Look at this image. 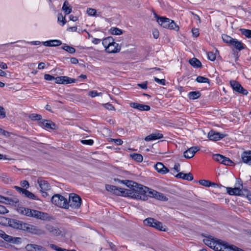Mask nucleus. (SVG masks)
I'll return each instance as SVG.
<instances>
[{
  "instance_id": "79ce46f5",
  "label": "nucleus",
  "mask_w": 251,
  "mask_h": 251,
  "mask_svg": "<svg viewBox=\"0 0 251 251\" xmlns=\"http://www.w3.org/2000/svg\"><path fill=\"white\" fill-rule=\"evenodd\" d=\"M0 178L5 183H8L12 181V180L8 177L7 174L5 173L0 174Z\"/></svg>"
},
{
  "instance_id": "393cba45",
  "label": "nucleus",
  "mask_w": 251,
  "mask_h": 251,
  "mask_svg": "<svg viewBox=\"0 0 251 251\" xmlns=\"http://www.w3.org/2000/svg\"><path fill=\"white\" fill-rule=\"evenodd\" d=\"M30 210V208L24 207L23 206H18L17 208V211L18 212V213L22 215L26 216L27 217H29Z\"/></svg>"
},
{
  "instance_id": "e433bc0d",
  "label": "nucleus",
  "mask_w": 251,
  "mask_h": 251,
  "mask_svg": "<svg viewBox=\"0 0 251 251\" xmlns=\"http://www.w3.org/2000/svg\"><path fill=\"white\" fill-rule=\"evenodd\" d=\"M199 183L205 187H210L212 185H215V183L205 179H201L199 181Z\"/></svg>"
},
{
  "instance_id": "b1692460",
  "label": "nucleus",
  "mask_w": 251,
  "mask_h": 251,
  "mask_svg": "<svg viewBox=\"0 0 251 251\" xmlns=\"http://www.w3.org/2000/svg\"><path fill=\"white\" fill-rule=\"evenodd\" d=\"M242 159L243 162L251 164V151L244 152L242 154Z\"/></svg>"
},
{
  "instance_id": "e2e57ef3",
  "label": "nucleus",
  "mask_w": 251,
  "mask_h": 251,
  "mask_svg": "<svg viewBox=\"0 0 251 251\" xmlns=\"http://www.w3.org/2000/svg\"><path fill=\"white\" fill-rule=\"evenodd\" d=\"M110 141L114 142L116 144L118 145H122L123 143V141L121 139H110Z\"/></svg>"
},
{
  "instance_id": "412c9836",
  "label": "nucleus",
  "mask_w": 251,
  "mask_h": 251,
  "mask_svg": "<svg viewBox=\"0 0 251 251\" xmlns=\"http://www.w3.org/2000/svg\"><path fill=\"white\" fill-rule=\"evenodd\" d=\"M40 123L42 126H43L47 129H54L56 128L55 124L49 120H42L40 122Z\"/></svg>"
},
{
  "instance_id": "052dcab7",
  "label": "nucleus",
  "mask_w": 251,
  "mask_h": 251,
  "mask_svg": "<svg viewBox=\"0 0 251 251\" xmlns=\"http://www.w3.org/2000/svg\"><path fill=\"white\" fill-rule=\"evenodd\" d=\"M81 142L83 144H86L88 145H92L94 143V141L93 140L89 139V140H82L81 141Z\"/></svg>"
},
{
  "instance_id": "cd10ccee",
  "label": "nucleus",
  "mask_w": 251,
  "mask_h": 251,
  "mask_svg": "<svg viewBox=\"0 0 251 251\" xmlns=\"http://www.w3.org/2000/svg\"><path fill=\"white\" fill-rule=\"evenodd\" d=\"M225 243V242L221 240H217L215 243L213 249L216 251H222Z\"/></svg>"
},
{
  "instance_id": "ea45409f",
  "label": "nucleus",
  "mask_w": 251,
  "mask_h": 251,
  "mask_svg": "<svg viewBox=\"0 0 251 251\" xmlns=\"http://www.w3.org/2000/svg\"><path fill=\"white\" fill-rule=\"evenodd\" d=\"M10 219V218L0 216V224L2 226H9Z\"/></svg>"
},
{
  "instance_id": "a19ab883",
  "label": "nucleus",
  "mask_w": 251,
  "mask_h": 251,
  "mask_svg": "<svg viewBox=\"0 0 251 251\" xmlns=\"http://www.w3.org/2000/svg\"><path fill=\"white\" fill-rule=\"evenodd\" d=\"M132 158L138 162H141L143 161V158L141 154L139 153H133L131 154Z\"/></svg>"
},
{
  "instance_id": "20e7f679",
  "label": "nucleus",
  "mask_w": 251,
  "mask_h": 251,
  "mask_svg": "<svg viewBox=\"0 0 251 251\" xmlns=\"http://www.w3.org/2000/svg\"><path fill=\"white\" fill-rule=\"evenodd\" d=\"M23 227H24L23 230L26 231L32 234L37 235H42L45 234V231L44 230L38 228L36 226L27 223H25L24 226Z\"/></svg>"
},
{
  "instance_id": "c03bdc74",
  "label": "nucleus",
  "mask_w": 251,
  "mask_h": 251,
  "mask_svg": "<svg viewBox=\"0 0 251 251\" xmlns=\"http://www.w3.org/2000/svg\"><path fill=\"white\" fill-rule=\"evenodd\" d=\"M196 80L199 83H209V80L208 78L202 76H199L197 77Z\"/></svg>"
},
{
  "instance_id": "3c124183",
  "label": "nucleus",
  "mask_w": 251,
  "mask_h": 251,
  "mask_svg": "<svg viewBox=\"0 0 251 251\" xmlns=\"http://www.w3.org/2000/svg\"><path fill=\"white\" fill-rule=\"evenodd\" d=\"M169 28L171 29H174L176 31L178 30L179 26L174 22V21L171 20L170 21V25Z\"/></svg>"
},
{
  "instance_id": "f8f14e48",
  "label": "nucleus",
  "mask_w": 251,
  "mask_h": 251,
  "mask_svg": "<svg viewBox=\"0 0 251 251\" xmlns=\"http://www.w3.org/2000/svg\"><path fill=\"white\" fill-rule=\"evenodd\" d=\"M148 197L154 198L157 200L166 201L168 199L163 194L155 190H150L148 192Z\"/></svg>"
},
{
  "instance_id": "de8ad7c7",
  "label": "nucleus",
  "mask_w": 251,
  "mask_h": 251,
  "mask_svg": "<svg viewBox=\"0 0 251 251\" xmlns=\"http://www.w3.org/2000/svg\"><path fill=\"white\" fill-rule=\"evenodd\" d=\"M29 118L33 121L42 120V116L41 115L34 113L29 115Z\"/></svg>"
},
{
  "instance_id": "4be33fe9",
  "label": "nucleus",
  "mask_w": 251,
  "mask_h": 251,
  "mask_svg": "<svg viewBox=\"0 0 251 251\" xmlns=\"http://www.w3.org/2000/svg\"><path fill=\"white\" fill-rule=\"evenodd\" d=\"M175 176L177 178H182L183 179L191 181L193 179V176L191 173L184 174L182 172H180L177 174Z\"/></svg>"
},
{
  "instance_id": "bf43d9fd",
  "label": "nucleus",
  "mask_w": 251,
  "mask_h": 251,
  "mask_svg": "<svg viewBox=\"0 0 251 251\" xmlns=\"http://www.w3.org/2000/svg\"><path fill=\"white\" fill-rule=\"evenodd\" d=\"M154 81L155 82H156L158 83H159V84H162L163 85H165L166 80L165 79H160L155 77L154 78Z\"/></svg>"
},
{
  "instance_id": "f257e3e1",
  "label": "nucleus",
  "mask_w": 251,
  "mask_h": 251,
  "mask_svg": "<svg viewBox=\"0 0 251 251\" xmlns=\"http://www.w3.org/2000/svg\"><path fill=\"white\" fill-rule=\"evenodd\" d=\"M122 182L130 188L124 191L125 196L143 201L148 200L149 188L131 180H125Z\"/></svg>"
},
{
  "instance_id": "f03ea898",
  "label": "nucleus",
  "mask_w": 251,
  "mask_h": 251,
  "mask_svg": "<svg viewBox=\"0 0 251 251\" xmlns=\"http://www.w3.org/2000/svg\"><path fill=\"white\" fill-rule=\"evenodd\" d=\"M81 202V198L78 195L73 193L69 195V200H67L68 208L71 207L73 209H78L80 207Z\"/></svg>"
},
{
  "instance_id": "6ab92c4d",
  "label": "nucleus",
  "mask_w": 251,
  "mask_h": 251,
  "mask_svg": "<svg viewBox=\"0 0 251 251\" xmlns=\"http://www.w3.org/2000/svg\"><path fill=\"white\" fill-rule=\"evenodd\" d=\"M154 168L159 173L161 174H165L169 171V169L161 162H157L154 166Z\"/></svg>"
},
{
  "instance_id": "09e8293b",
  "label": "nucleus",
  "mask_w": 251,
  "mask_h": 251,
  "mask_svg": "<svg viewBox=\"0 0 251 251\" xmlns=\"http://www.w3.org/2000/svg\"><path fill=\"white\" fill-rule=\"evenodd\" d=\"M111 33L113 35H121L123 33V31L117 27H113L111 29Z\"/></svg>"
},
{
  "instance_id": "72a5a7b5",
  "label": "nucleus",
  "mask_w": 251,
  "mask_h": 251,
  "mask_svg": "<svg viewBox=\"0 0 251 251\" xmlns=\"http://www.w3.org/2000/svg\"><path fill=\"white\" fill-rule=\"evenodd\" d=\"M4 201H6L9 204H11L13 203H18L19 201L18 199H15L14 200H12L11 199H9V198L5 197L3 196H0V201L4 202Z\"/></svg>"
},
{
  "instance_id": "5fc2aeb1",
  "label": "nucleus",
  "mask_w": 251,
  "mask_h": 251,
  "mask_svg": "<svg viewBox=\"0 0 251 251\" xmlns=\"http://www.w3.org/2000/svg\"><path fill=\"white\" fill-rule=\"evenodd\" d=\"M50 42L51 44V47H56L62 44L61 41L58 40H50Z\"/></svg>"
},
{
  "instance_id": "338daca9",
  "label": "nucleus",
  "mask_w": 251,
  "mask_h": 251,
  "mask_svg": "<svg viewBox=\"0 0 251 251\" xmlns=\"http://www.w3.org/2000/svg\"><path fill=\"white\" fill-rule=\"evenodd\" d=\"M8 212V210L5 206L0 205V214H3Z\"/></svg>"
},
{
  "instance_id": "f3484780",
  "label": "nucleus",
  "mask_w": 251,
  "mask_h": 251,
  "mask_svg": "<svg viewBox=\"0 0 251 251\" xmlns=\"http://www.w3.org/2000/svg\"><path fill=\"white\" fill-rule=\"evenodd\" d=\"M120 49L121 47L119 44L113 40V43L110 44L106 51L108 53H115L120 51Z\"/></svg>"
},
{
  "instance_id": "ddd939ff",
  "label": "nucleus",
  "mask_w": 251,
  "mask_h": 251,
  "mask_svg": "<svg viewBox=\"0 0 251 251\" xmlns=\"http://www.w3.org/2000/svg\"><path fill=\"white\" fill-rule=\"evenodd\" d=\"M9 226L16 229L23 230L25 223L16 219H11Z\"/></svg>"
},
{
  "instance_id": "aec40b11",
  "label": "nucleus",
  "mask_w": 251,
  "mask_h": 251,
  "mask_svg": "<svg viewBox=\"0 0 251 251\" xmlns=\"http://www.w3.org/2000/svg\"><path fill=\"white\" fill-rule=\"evenodd\" d=\"M37 181L41 188V191H48L50 189V186L47 181L38 178Z\"/></svg>"
},
{
  "instance_id": "8fccbe9b",
  "label": "nucleus",
  "mask_w": 251,
  "mask_h": 251,
  "mask_svg": "<svg viewBox=\"0 0 251 251\" xmlns=\"http://www.w3.org/2000/svg\"><path fill=\"white\" fill-rule=\"evenodd\" d=\"M224 156L220 154H216L213 156V159L217 162H219L221 163L222 162V160L224 159Z\"/></svg>"
},
{
  "instance_id": "c756f323",
  "label": "nucleus",
  "mask_w": 251,
  "mask_h": 251,
  "mask_svg": "<svg viewBox=\"0 0 251 251\" xmlns=\"http://www.w3.org/2000/svg\"><path fill=\"white\" fill-rule=\"evenodd\" d=\"M62 10L64 11L66 15H68L71 13L72 7L67 0L64 1L62 6Z\"/></svg>"
},
{
  "instance_id": "69168bd1",
  "label": "nucleus",
  "mask_w": 251,
  "mask_h": 251,
  "mask_svg": "<svg viewBox=\"0 0 251 251\" xmlns=\"http://www.w3.org/2000/svg\"><path fill=\"white\" fill-rule=\"evenodd\" d=\"M104 106L105 108L109 110H115L114 107L112 105V104H111L110 103H105V104H104Z\"/></svg>"
},
{
  "instance_id": "9d476101",
  "label": "nucleus",
  "mask_w": 251,
  "mask_h": 251,
  "mask_svg": "<svg viewBox=\"0 0 251 251\" xmlns=\"http://www.w3.org/2000/svg\"><path fill=\"white\" fill-rule=\"evenodd\" d=\"M45 228L53 236H59L62 233L61 228L50 224L46 225Z\"/></svg>"
},
{
  "instance_id": "a18cd8bd",
  "label": "nucleus",
  "mask_w": 251,
  "mask_h": 251,
  "mask_svg": "<svg viewBox=\"0 0 251 251\" xmlns=\"http://www.w3.org/2000/svg\"><path fill=\"white\" fill-rule=\"evenodd\" d=\"M242 35L247 38H251V30L246 29H240Z\"/></svg>"
},
{
  "instance_id": "c85d7f7f",
  "label": "nucleus",
  "mask_w": 251,
  "mask_h": 251,
  "mask_svg": "<svg viewBox=\"0 0 251 251\" xmlns=\"http://www.w3.org/2000/svg\"><path fill=\"white\" fill-rule=\"evenodd\" d=\"M222 251H244L234 246L228 245L227 243H225Z\"/></svg>"
},
{
  "instance_id": "603ef678",
  "label": "nucleus",
  "mask_w": 251,
  "mask_h": 251,
  "mask_svg": "<svg viewBox=\"0 0 251 251\" xmlns=\"http://www.w3.org/2000/svg\"><path fill=\"white\" fill-rule=\"evenodd\" d=\"M222 163L227 166H230L233 163L232 161L227 157L224 156V159L222 160Z\"/></svg>"
},
{
  "instance_id": "864d4df0",
  "label": "nucleus",
  "mask_w": 251,
  "mask_h": 251,
  "mask_svg": "<svg viewBox=\"0 0 251 251\" xmlns=\"http://www.w3.org/2000/svg\"><path fill=\"white\" fill-rule=\"evenodd\" d=\"M58 21L59 22H62V25H64L66 23L65 17H64L61 13L59 14L58 15Z\"/></svg>"
},
{
  "instance_id": "423d86ee",
  "label": "nucleus",
  "mask_w": 251,
  "mask_h": 251,
  "mask_svg": "<svg viewBox=\"0 0 251 251\" xmlns=\"http://www.w3.org/2000/svg\"><path fill=\"white\" fill-rule=\"evenodd\" d=\"M226 190L227 193L230 195L247 196L249 194V192L247 189H240L237 187L234 188L226 187Z\"/></svg>"
},
{
  "instance_id": "6e6552de",
  "label": "nucleus",
  "mask_w": 251,
  "mask_h": 251,
  "mask_svg": "<svg viewBox=\"0 0 251 251\" xmlns=\"http://www.w3.org/2000/svg\"><path fill=\"white\" fill-rule=\"evenodd\" d=\"M105 189L107 191L112 192L116 195H121L125 196V192L126 189L123 188H118L114 185L106 184Z\"/></svg>"
},
{
  "instance_id": "c9c22d12",
  "label": "nucleus",
  "mask_w": 251,
  "mask_h": 251,
  "mask_svg": "<svg viewBox=\"0 0 251 251\" xmlns=\"http://www.w3.org/2000/svg\"><path fill=\"white\" fill-rule=\"evenodd\" d=\"M25 197L28 198L32 200H38L37 197L36 196H35L34 194L28 191L27 190H25L24 191V193L23 194Z\"/></svg>"
},
{
  "instance_id": "49530a36",
  "label": "nucleus",
  "mask_w": 251,
  "mask_h": 251,
  "mask_svg": "<svg viewBox=\"0 0 251 251\" xmlns=\"http://www.w3.org/2000/svg\"><path fill=\"white\" fill-rule=\"evenodd\" d=\"M154 221V219L152 218H148L146 219L144 221V223L146 226L152 227V225L153 224Z\"/></svg>"
},
{
  "instance_id": "f704fd0d",
  "label": "nucleus",
  "mask_w": 251,
  "mask_h": 251,
  "mask_svg": "<svg viewBox=\"0 0 251 251\" xmlns=\"http://www.w3.org/2000/svg\"><path fill=\"white\" fill-rule=\"evenodd\" d=\"M201 96V93L199 91H193L188 94V97L191 100L198 99Z\"/></svg>"
},
{
  "instance_id": "774afa93",
  "label": "nucleus",
  "mask_w": 251,
  "mask_h": 251,
  "mask_svg": "<svg viewBox=\"0 0 251 251\" xmlns=\"http://www.w3.org/2000/svg\"><path fill=\"white\" fill-rule=\"evenodd\" d=\"M21 185L22 187H25L27 188L29 186L28 182L26 180H23L21 182Z\"/></svg>"
},
{
  "instance_id": "4c0bfd02",
  "label": "nucleus",
  "mask_w": 251,
  "mask_h": 251,
  "mask_svg": "<svg viewBox=\"0 0 251 251\" xmlns=\"http://www.w3.org/2000/svg\"><path fill=\"white\" fill-rule=\"evenodd\" d=\"M203 242L206 245L209 246L212 249H213V246H214L216 241L209 238H206L203 239Z\"/></svg>"
},
{
  "instance_id": "2f4dec72",
  "label": "nucleus",
  "mask_w": 251,
  "mask_h": 251,
  "mask_svg": "<svg viewBox=\"0 0 251 251\" xmlns=\"http://www.w3.org/2000/svg\"><path fill=\"white\" fill-rule=\"evenodd\" d=\"M113 40L114 39L112 37H108L103 40L102 44L105 48V50L107 49L110 44L113 43Z\"/></svg>"
},
{
  "instance_id": "0e129e2a",
  "label": "nucleus",
  "mask_w": 251,
  "mask_h": 251,
  "mask_svg": "<svg viewBox=\"0 0 251 251\" xmlns=\"http://www.w3.org/2000/svg\"><path fill=\"white\" fill-rule=\"evenodd\" d=\"M6 117L5 110L2 106H0V118H4Z\"/></svg>"
},
{
  "instance_id": "a878e982",
  "label": "nucleus",
  "mask_w": 251,
  "mask_h": 251,
  "mask_svg": "<svg viewBox=\"0 0 251 251\" xmlns=\"http://www.w3.org/2000/svg\"><path fill=\"white\" fill-rule=\"evenodd\" d=\"M30 210V208L24 207L23 206H18L17 208V211L18 212V213L22 215L26 216L27 217H29Z\"/></svg>"
},
{
  "instance_id": "2eb2a0df",
  "label": "nucleus",
  "mask_w": 251,
  "mask_h": 251,
  "mask_svg": "<svg viewBox=\"0 0 251 251\" xmlns=\"http://www.w3.org/2000/svg\"><path fill=\"white\" fill-rule=\"evenodd\" d=\"M129 105L130 107L140 111H149L151 109L150 106L148 105L142 104L136 102H130Z\"/></svg>"
},
{
  "instance_id": "a211bd4d",
  "label": "nucleus",
  "mask_w": 251,
  "mask_h": 251,
  "mask_svg": "<svg viewBox=\"0 0 251 251\" xmlns=\"http://www.w3.org/2000/svg\"><path fill=\"white\" fill-rule=\"evenodd\" d=\"M25 249L27 251H47L45 248L35 244H28Z\"/></svg>"
},
{
  "instance_id": "4d7b16f0",
  "label": "nucleus",
  "mask_w": 251,
  "mask_h": 251,
  "mask_svg": "<svg viewBox=\"0 0 251 251\" xmlns=\"http://www.w3.org/2000/svg\"><path fill=\"white\" fill-rule=\"evenodd\" d=\"M101 93H98L96 91H91L89 92V96L92 98L95 97L97 96H101Z\"/></svg>"
},
{
  "instance_id": "1a4fd4ad",
  "label": "nucleus",
  "mask_w": 251,
  "mask_h": 251,
  "mask_svg": "<svg viewBox=\"0 0 251 251\" xmlns=\"http://www.w3.org/2000/svg\"><path fill=\"white\" fill-rule=\"evenodd\" d=\"M77 80L67 76H57L55 77V82L58 84H68L75 83Z\"/></svg>"
},
{
  "instance_id": "6e6d98bb",
  "label": "nucleus",
  "mask_w": 251,
  "mask_h": 251,
  "mask_svg": "<svg viewBox=\"0 0 251 251\" xmlns=\"http://www.w3.org/2000/svg\"><path fill=\"white\" fill-rule=\"evenodd\" d=\"M96 12V10L93 8H89L87 10V13L89 16H95Z\"/></svg>"
},
{
  "instance_id": "dca6fc26",
  "label": "nucleus",
  "mask_w": 251,
  "mask_h": 251,
  "mask_svg": "<svg viewBox=\"0 0 251 251\" xmlns=\"http://www.w3.org/2000/svg\"><path fill=\"white\" fill-rule=\"evenodd\" d=\"M226 135L221 134L219 132H215L211 130L208 134V137L210 140L217 141L224 138Z\"/></svg>"
},
{
  "instance_id": "473e14b6",
  "label": "nucleus",
  "mask_w": 251,
  "mask_h": 251,
  "mask_svg": "<svg viewBox=\"0 0 251 251\" xmlns=\"http://www.w3.org/2000/svg\"><path fill=\"white\" fill-rule=\"evenodd\" d=\"M152 227H154L160 231H166L165 229L162 226V224L155 219H154V221L152 225Z\"/></svg>"
},
{
  "instance_id": "7c9ffc66",
  "label": "nucleus",
  "mask_w": 251,
  "mask_h": 251,
  "mask_svg": "<svg viewBox=\"0 0 251 251\" xmlns=\"http://www.w3.org/2000/svg\"><path fill=\"white\" fill-rule=\"evenodd\" d=\"M189 62L193 67L195 68H201L202 66L201 62L196 58L190 59Z\"/></svg>"
},
{
  "instance_id": "13d9d810",
  "label": "nucleus",
  "mask_w": 251,
  "mask_h": 251,
  "mask_svg": "<svg viewBox=\"0 0 251 251\" xmlns=\"http://www.w3.org/2000/svg\"><path fill=\"white\" fill-rule=\"evenodd\" d=\"M207 55L208 59L211 61H214L216 59V55L213 52H208Z\"/></svg>"
},
{
  "instance_id": "58836bf2",
  "label": "nucleus",
  "mask_w": 251,
  "mask_h": 251,
  "mask_svg": "<svg viewBox=\"0 0 251 251\" xmlns=\"http://www.w3.org/2000/svg\"><path fill=\"white\" fill-rule=\"evenodd\" d=\"M61 49L67 51V52H68L71 54H73V53H75V49L74 48L69 46L68 45H67L66 44H65L64 46H63L61 47Z\"/></svg>"
},
{
  "instance_id": "9b49d317",
  "label": "nucleus",
  "mask_w": 251,
  "mask_h": 251,
  "mask_svg": "<svg viewBox=\"0 0 251 251\" xmlns=\"http://www.w3.org/2000/svg\"><path fill=\"white\" fill-rule=\"evenodd\" d=\"M155 17L157 19V21L158 23L162 27L166 28H169L170 21L171 20L164 17H159L156 14H154Z\"/></svg>"
},
{
  "instance_id": "37998d69",
  "label": "nucleus",
  "mask_w": 251,
  "mask_h": 251,
  "mask_svg": "<svg viewBox=\"0 0 251 251\" xmlns=\"http://www.w3.org/2000/svg\"><path fill=\"white\" fill-rule=\"evenodd\" d=\"M222 39L224 42L228 43L230 45L234 38H232L230 36L226 34H223L222 35Z\"/></svg>"
},
{
  "instance_id": "5701e85b",
  "label": "nucleus",
  "mask_w": 251,
  "mask_h": 251,
  "mask_svg": "<svg viewBox=\"0 0 251 251\" xmlns=\"http://www.w3.org/2000/svg\"><path fill=\"white\" fill-rule=\"evenodd\" d=\"M163 137V135L161 133H153L147 137H145V140L146 141H150L156 139H159L162 138Z\"/></svg>"
},
{
  "instance_id": "bb28decb",
  "label": "nucleus",
  "mask_w": 251,
  "mask_h": 251,
  "mask_svg": "<svg viewBox=\"0 0 251 251\" xmlns=\"http://www.w3.org/2000/svg\"><path fill=\"white\" fill-rule=\"evenodd\" d=\"M230 45L239 50L245 49L244 45L242 42L239 41L236 39H234Z\"/></svg>"
},
{
  "instance_id": "4468645a",
  "label": "nucleus",
  "mask_w": 251,
  "mask_h": 251,
  "mask_svg": "<svg viewBox=\"0 0 251 251\" xmlns=\"http://www.w3.org/2000/svg\"><path fill=\"white\" fill-rule=\"evenodd\" d=\"M199 150V148L197 147H191L184 152L183 155L186 158H191Z\"/></svg>"
},
{
  "instance_id": "0eeeda50",
  "label": "nucleus",
  "mask_w": 251,
  "mask_h": 251,
  "mask_svg": "<svg viewBox=\"0 0 251 251\" xmlns=\"http://www.w3.org/2000/svg\"><path fill=\"white\" fill-rule=\"evenodd\" d=\"M230 84L235 91L245 95L248 94V91L245 89L238 82L235 80H231Z\"/></svg>"
},
{
  "instance_id": "680f3d73",
  "label": "nucleus",
  "mask_w": 251,
  "mask_h": 251,
  "mask_svg": "<svg viewBox=\"0 0 251 251\" xmlns=\"http://www.w3.org/2000/svg\"><path fill=\"white\" fill-rule=\"evenodd\" d=\"M44 78H45V79H46L47 80H49V81H51V80H55V77H54L53 76L49 74H45L44 75Z\"/></svg>"
},
{
  "instance_id": "7ed1b4c3",
  "label": "nucleus",
  "mask_w": 251,
  "mask_h": 251,
  "mask_svg": "<svg viewBox=\"0 0 251 251\" xmlns=\"http://www.w3.org/2000/svg\"><path fill=\"white\" fill-rule=\"evenodd\" d=\"M67 200L66 198L60 194H55L51 199V202L55 205L64 209H68Z\"/></svg>"
},
{
  "instance_id": "39448f33",
  "label": "nucleus",
  "mask_w": 251,
  "mask_h": 251,
  "mask_svg": "<svg viewBox=\"0 0 251 251\" xmlns=\"http://www.w3.org/2000/svg\"><path fill=\"white\" fill-rule=\"evenodd\" d=\"M29 217L41 220H48L49 215L47 213L38 210L30 209Z\"/></svg>"
}]
</instances>
